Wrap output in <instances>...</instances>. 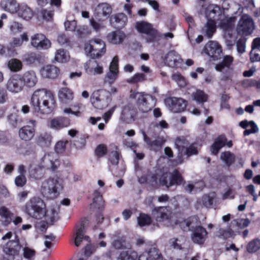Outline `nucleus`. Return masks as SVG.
<instances>
[{
	"instance_id": "f257e3e1",
	"label": "nucleus",
	"mask_w": 260,
	"mask_h": 260,
	"mask_svg": "<svg viewBox=\"0 0 260 260\" xmlns=\"http://www.w3.org/2000/svg\"><path fill=\"white\" fill-rule=\"evenodd\" d=\"M30 105L36 113L50 114L56 106L55 95L52 91L46 88L38 89L31 96Z\"/></svg>"
},
{
	"instance_id": "f03ea898",
	"label": "nucleus",
	"mask_w": 260,
	"mask_h": 260,
	"mask_svg": "<svg viewBox=\"0 0 260 260\" xmlns=\"http://www.w3.org/2000/svg\"><path fill=\"white\" fill-rule=\"evenodd\" d=\"M41 166H37L29 170V177L36 180H41L45 175V170L55 172L60 166V161L54 160L50 154H45L41 159Z\"/></svg>"
},
{
	"instance_id": "7ed1b4c3",
	"label": "nucleus",
	"mask_w": 260,
	"mask_h": 260,
	"mask_svg": "<svg viewBox=\"0 0 260 260\" xmlns=\"http://www.w3.org/2000/svg\"><path fill=\"white\" fill-rule=\"evenodd\" d=\"M25 212L32 218L41 219L46 215V205L41 198H32L25 205Z\"/></svg>"
},
{
	"instance_id": "20e7f679",
	"label": "nucleus",
	"mask_w": 260,
	"mask_h": 260,
	"mask_svg": "<svg viewBox=\"0 0 260 260\" xmlns=\"http://www.w3.org/2000/svg\"><path fill=\"white\" fill-rule=\"evenodd\" d=\"M62 188V183L59 178L50 177L43 182L41 192L44 197L55 199L59 195Z\"/></svg>"
},
{
	"instance_id": "39448f33",
	"label": "nucleus",
	"mask_w": 260,
	"mask_h": 260,
	"mask_svg": "<svg viewBox=\"0 0 260 260\" xmlns=\"http://www.w3.org/2000/svg\"><path fill=\"white\" fill-rule=\"evenodd\" d=\"M157 100L156 98L150 94L141 92L136 101V106L139 112L142 114L151 111L155 106Z\"/></svg>"
},
{
	"instance_id": "423d86ee",
	"label": "nucleus",
	"mask_w": 260,
	"mask_h": 260,
	"mask_svg": "<svg viewBox=\"0 0 260 260\" xmlns=\"http://www.w3.org/2000/svg\"><path fill=\"white\" fill-rule=\"evenodd\" d=\"M136 27L138 32L145 34L147 36V42L152 43L160 40L161 35L156 29L153 27L151 24L145 21L138 22L136 23Z\"/></svg>"
},
{
	"instance_id": "0eeeda50",
	"label": "nucleus",
	"mask_w": 260,
	"mask_h": 260,
	"mask_svg": "<svg viewBox=\"0 0 260 260\" xmlns=\"http://www.w3.org/2000/svg\"><path fill=\"white\" fill-rule=\"evenodd\" d=\"M85 49L93 59L101 57L106 51L105 42L100 39L90 40L89 44L85 45Z\"/></svg>"
},
{
	"instance_id": "6e6552de",
	"label": "nucleus",
	"mask_w": 260,
	"mask_h": 260,
	"mask_svg": "<svg viewBox=\"0 0 260 260\" xmlns=\"http://www.w3.org/2000/svg\"><path fill=\"white\" fill-rule=\"evenodd\" d=\"M197 4L200 13L204 12L207 20H215L216 17L221 14L220 8L216 5H207L206 0H198Z\"/></svg>"
},
{
	"instance_id": "1a4fd4ad",
	"label": "nucleus",
	"mask_w": 260,
	"mask_h": 260,
	"mask_svg": "<svg viewBox=\"0 0 260 260\" xmlns=\"http://www.w3.org/2000/svg\"><path fill=\"white\" fill-rule=\"evenodd\" d=\"M89 220L85 217L81 219L80 221L76 225V237L74 243L76 246L78 247L84 239L87 241H90V238L85 236L86 226L88 224Z\"/></svg>"
},
{
	"instance_id": "9d476101",
	"label": "nucleus",
	"mask_w": 260,
	"mask_h": 260,
	"mask_svg": "<svg viewBox=\"0 0 260 260\" xmlns=\"http://www.w3.org/2000/svg\"><path fill=\"white\" fill-rule=\"evenodd\" d=\"M166 105L174 113L184 111L186 108L187 102L181 98L169 97L165 99Z\"/></svg>"
},
{
	"instance_id": "9b49d317",
	"label": "nucleus",
	"mask_w": 260,
	"mask_h": 260,
	"mask_svg": "<svg viewBox=\"0 0 260 260\" xmlns=\"http://www.w3.org/2000/svg\"><path fill=\"white\" fill-rule=\"evenodd\" d=\"M254 26L252 19L247 15H243L239 21L237 31L240 34L247 36L252 32Z\"/></svg>"
},
{
	"instance_id": "f8f14e48",
	"label": "nucleus",
	"mask_w": 260,
	"mask_h": 260,
	"mask_svg": "<svg viewBox=\"0 0 260 260\" xmlns=\"http://www.w3.org/2000/svg\"><path fill=\"white\" fill-rule=\"evenodd\" d=\"M22 246L20 244L19 238L16 234L15 235L14 239L9 240L4 247V252L13 258L19 254Z\"/></svg>"
},
{
	"instance_id": "ddd939ff",
	"label": "nucleus",
	"mask_w": 260,
	"mask_h": 260,
	"mask_svg": "<svg viewBox=\"0 0 260 260\" xmlns=\"http://www.w3.org/2000/svg\"><path fill=\"white\" fill-rule=\"evenodd\" d=\"M204 51L214 60L220 58L222 53L221 46L218 43L213 41H210L205 45Z\"/></svg>"
},
{
	"instance_id": "4468645a",
	"label": "nucleus",
	"mask_w": 260,
	"mask_h": 260,
	"mask_svg": "<svg viewBox=\"0 0 260 260\" xmlns=\"http://www.w3.org/2000/svg\"><path fill=\"white\" fill-rule=\"evenodd\" d=\"M30 43L37 49L45 50L51 47L50 41L43 34H36L31 37Z\"/></svg>"
},
{
	"instance_id": "2eb2a0df",
	"label": "nucleus",
	"mask_w": 260,
	"mask_h": 260,
	"mask_svg": "<svg viewBox=\"0 0 260 260\" xmlns=\"http://www.w3.org/2000/svg\"><path fill=\"white\" fill-rule=\"evenodd\" d=\"M162 256L159 250L153 245L139 256L138 260H162Z\"/></svg>"
},
{
	"instance_id": "dca6fc26",
	"label": "nucleus",
	"mask_w": 260,
	"mask_h": 260,
	"mask_svg": "<svg viewBox=\"0 0 260 260\" xmlns=\"http://www.w3.org/2000/svg\"><path fill=\"white\" fill-rule=\"evenodd\" d=\"M152 216L157 222H161L171 218L167 207H155L152 210Z\"/></svg>"
},
{
	"instance_id": "f3484780",
	"label": "nucleus",
	"mask_w": 260,
	"mask_h": 260,
	"mask_svg": "<svg viewBox=\"0 0 260 260\" xmlns=\"http://www.w3.org/2000/svg\"><path fill=\"white\" fill-rule=\"evenodd\" d=\"M58 96L60 104L70 105L74 99V92L68 87H62L58 91Z\"/></svg>"
},
{
	"instance_id": "a211bd4d",
	"label": "nucleus",
	"mask_w": 260,
	"mask_h": 260,
	"mask_svg": "<svg viewBox=\"0 0 260 260\" xmlns=\"http://www.w3.org/2000/svg\"><path fill=\"white\" fill-rule=\"evenodd\" d=\"M35 127V121H34L31 123V125H26L21 127L18 133L20 139L26 142L31 140L36 133Z\"/></svg>"
},
{
	"instance_id": "6ab92c4d",
	"label": "nucleus",
	"mask_w": 260,
	"mask_h": 260,
	"mask_svg": "<svg viewBox=\"0 0 260 260\" xmlns=\"http://www.w3.org/2000/svg\"><path fill=\"white\" fill-rule=\"evenodd\" d=\"M139 110L132 103H128L124 106L122 111V116L126 122L135 121L138 116Z\"/></svg>"
},
{
	"instance_id": "aec40b11",
	"label": "nucleus",
	"mask_w": 260,
	"mask_h": 260,
	"mask_svg": "<svg viewBox=\"0 0 260 260\" xmlns=\"http://www.w3.org/2000/svg\"><path fill=\"white\" fill-rule=\"evenodd\" d=\"M22 59L27 65L36 66L40 64L43 58L40 52H28L22 56Z\"/></svg>"
},
{
	"instance_id": "412c9836",
	"label": "nucleus",
	"mask_w": 260,
	"mask_h": 260,
	"mask_svg": "<svg viewBox=\"0 0 260 260\" xmlns=\"http://www.w3.org/2000/svg\"><path fill=\"white\" fill-rule=\"evenodd\" d=\"M191 231H192V240L194 243L201 244L205 242L208 233L204 228L199 225L192 228Z\"/></svg>"
},
{
	"instance_id": "4be33fe9",
	"label": "nucleus",
	"mask_w": 260,
	"mask_h": 260,
	"mask_svg": "<svg viewBox=\"0 0 260 260\" xmlns=\"http://www.w3.org/2000/svg\"><path fill=\"white\" fill-rule=\"evenodd\" d=\"M24 84L20 78L17 76L11 77L7 83V88L10 91L17 93L21 91L23 88Z\"/></svg>"
},
{
	"instance_id": "5701e85b",
	"label": "nucleus",
	"mask_w": 260,
	"mask_h": 260,
	"mask_svg": "<svg viewBox=\"0 0 260 260\" xmlns=\"http://www.w3.org/2000/svg\"><path fill=\"white\" fill-rule=\"evenodd\" d=\"M71 120L64 116H59L52 119L50 121V127L55 130H60L69 126Z\"/></svg>"
},
{
	"instance_id": "b1692460",
	"label": "nucleus",
	"mask_w": 260,
	"mask_h": 260,
	"mask_svg": "<svg viewBox=\"0 0 260 260\" xmlns=\"http://www.w3.org/2000/svg\"><path fill=\"white\" fill-rule=\"evenodd\" d=\"M188 144V141L184 137H177L175 140V145L178 152L177 158L174 160L176 164H181L183 161V150L185 146Z\"/></svg>"
},
{
	"instance_id": "393cba45",
	"label": "nucleus",
	"mask_w": 260,
	"mask_h": 260,
	"mask_svg": "<svg viewBox=\"0 0 260 260\" xmlns=\"http://www.w3.org/2000/svg\"><path fill=\"white\" fill-rule=\"evenodd\" d=\"M143 135L145 142L155 151L161 149L166 141L162 136H158L154 140L152 141L144 132H143Z\"/></svg>"
},
{
	"instance_id": "a878e982",
	"label": "nucleus",
	"mask_w": 260,
	"mask_h": 260,
	"mask_svg": "<svg viewBox=\"0 0 260 260\" xmlns=\"http://www.w3.org/2000/svg\"><path fill=\"white\" fill-rule=\"evenodd\" d=\"M41 73L44 78L54 79L59 76L60 70L54 65L49 64L41 69Z\"/></svg>"
},
{
	"instance_id": "bb28decb",
	"label": "nucleus",
	"mask_w": 260,
	"mask_h": 260,
	"mask_svg": "<svg viewBox=\"0 0 260 260\" xmlns=\"http://www.w3.org/2000/svg\"><path fill=\"white\" fill-rule=\"evenodd\" d=\"M103 91L98 90L94 91L91 97V100L93 106L98 109H103L106 106L105 98L102 94Z\"/></svg>"
},
{
	"instance_id": "cd10ccee",
	"label": "nucleus",
	"mask_w": 260,
	"mask_h": 260,
	"mask_svg": "<svg viewBox=\"0 0 260 260\" xmlns=\"http://www.w3.org/2000/svg\"><path fill=\"white\" fill-rule=\"evenodd\" d=\"M126 36L124 32L119 29L109 32L107 35V41L113 44H119L123 42Z\"/></svg>"
},
{
	"instance_id": "c85d7f7f",
	"label": "nucleus",
	"mask_w": 260,
	"mask_h": 260,
	"mask_svg": "<svg viewBox=\"0 0 260 260\" xmlns=\"http://www.w3.org/2000/svg\"><path fill=\"white\" fill-rule=\"evenodd\" d=\"M20 78L24 85H25L29 87H34L38 82L36 73L33 71L25 72Z\"/></svg>"
},
{
	"instance_id": "c756f323",
	"label": "nucleus",
	"mask_w": 260,
	"mask_h": 260,
	"mask_svg": "<svg viewBox=\"0 0 260 260\" xmlns=\"http://www.w3.org/2000/svg\"><path fill=\"white\" fill-rule=\"evenodd\" d=\"M226 141L227 139L224 135L218 136L210 146L212 154L215 155H217L221 148L225 145Z\"/></svg>"
},
{
	"instance_id": "7c9ffc66",
	"label": "nucleus",
	"mask_w": 260,
	"mask_h": 260,
	"mask_svg": "<svg viewBox=\"0 0 260 260\" xmlns=\"http://www.w3.org/2000/svg\"><path fill=\"white\" fill-rule=\"evenodd\" d=\"M14 214L5 206L0 207V221L4 226L9 225L12 221Z\"/></svg>"
},
{
	"instance_id": "2f4dec72",
	"label": "nucleus",
	"mask_w": 260,
	"mask_h": 260,
	"mask_svg": "<svg viewBox=\"0 0 260 260\" xmlns=\"http://www.w3.org/2000/svg\"><path fill=\"white\" fill-rule=\"evenodd\" d=\"M0 6L3 9L11 13L16 12L20 6L16 0H2Z\"/></svg>"
},
{
	"instance_id": "473e14b6",
	"label": "nucleus",
	"mask_w": 260,
	"mask_h": 260,
	"mask_svg": "<svg viewBox=\"0 0 260 260\" xmlns=\"http://www.w3.org/2000/svg\"><path fill=\"white\" fill-rule=\"evenodd\" d=\"M184 178L181 173L177 169H175L171 174L169 178V185L179 186L184 183Z\"/></svg>"
},
{
	"instance_id": "72a5a7b5",
	"label": "nucleus",
	"mask_w": 260,
	"mask_h": 260,
	"mask_svg": "<svg viewBox=\"0 0 260 260\" xmlns=\"http://www.w3.org/2000/svg\"><path fill=\"white\" fill-rule=\"evenodd\" d=\"M16 12H17L19 17L26 20L30 19L34 15L32 10L24 4L20 5Z\"/></svg>"
},
{
	"instance_id": "f704fd0d",
	"label": "nucleus",
	"mask_w": 260,
	"mask_h": 260,
	"mask_svg": "<svg viewBox=\"0 0 260 260\" xmlns=\"http://www.w3.org/2000/svg\"><path fill=\"white\" fill-rule=\"evenodd\" d=\"M7 121L11 127L15 128L22 124L23 119L20 114L15 112L8 115Z\"/></svg>"
},
{
	"instance_id": "c9c22d12",
	"label": "nucleus",
	"mask_w": 260,
	"mask_h": 260,
	"mask_svg": "<svg viewBox=\"0 0 260 260\" xmlns=\"http://www.w3.org/2000/svg\"><path fill=\"white\" fill-rule=\"evenodd\" d=\"M199 137L197 138L196 141L190 144L186 148L184 154L188 157L198 154L199 150L201 149L202 145V144L199 143Z\"/></svg>"
},
{
	"instance_id": "e433bc0d",
	"label": "nucleus",
	"mask_w": 260,
	"mask_h": 260,
	"mask_svg": "<svg viewBox=\"0 0 260 260\" xmlns=\"http://www.w3.org/2000/svg\"><path fill=\"white\" fill-rule=\"evenodd\" d=\"M138 252L133 249H128L120 252L117 260H138Z\"/></svg>"
},
{
	"instance_id": "4c0bfd02",
	"label": "nucleus",
	"mask_w": 260,
	"mask_h": 260,
	"mask_svg": "<svg viewBox=\"0 0 260 260\" xmlns=\"http://www.w3.org/2000/svg\"><path fill=\"white\" fill-rule=\"evenodd\" d=\"M112 13V8L107 3L99 4L95 9V14L98 16L101 15L107 16L110 15Z\"/></svg>"
},
{
	"instance_id": "58836bf2",
	"label": "nucleus",
	"mask_w": 260,
	"mask_h": 260,
	"mask_svg": "<svg viewBox=\"0 0 260 260\" xmlns=\"http://www.w3.org/2000/svg\"><path fill=\"white\" fill-rule=\"evenodd\" d=\"M52 137L49 133H41L37 137V143L42 147L49 146L52 141Z\"/></svg>"
},
{
	"instance_id": "ea45409f",
	"label": "nucleus",
	"mask_w": 260,
	"mask_h": 260,
	"mask_svg": "<svg viewBox=\"0 0 260 260\" xmlns=\"http://www.w3.org/2000/svg\"><path fill=\"white\" fill-rule=\"evenodd\" d=\"M115 27L118 29H121L126 24L127 21V16L123 13H118L115 15Z\"/></svg>"
},
{
	"instance_id": "a19ab883",
	"label": "nucleus",
	"mask_w": 260,
	"mask_h": 260,
	"mask_svg": "<svg viewBox=\"0 0 260 260\" xmlns=\"http://www.w3.org/2000/svg\"><path fill=\"white\" fill-rule=\"evenodd\" d=\"M220 159L228 167L232 166L235 161V155L230 151L222 152L220 154Z\"/></svg>"
},
{
	"instance_id": "79ce46f5",
	"label": "nucleus",
	"mask_w": 260,
	"mask_h": 260,
	"mask_svg": "<svg viewBox=\"0 0 260 260\" xmlns=\"http://www.w3.org/2000/svg\"><path fill=\"white\" fill-rule=\"evenodd\" d=\"M233 62V57L230 55L224 56L222 61L215 66V69L218 72H221L225 68H229Z\"/></svg>"
},
{
	"instance_id": "37998d69",
	"label": "nucleus",
	"mask_w": 260,
	"mask_h": 260,
	"mask_svg": "<svg viewBox=\"0 0 260 260\" xmlns=\"http://www.w3.org/2000/svg\"><path fill=\"white\" fill-rule=\"evenodd\" d=\"M8 67L13 72H17L22 69V62L17 58H12L8 62Z\"/></svg>"
},
{
	"instance_id": "c03bdc74",
	"label": "nucleus",
	"mask_w": 260,
	"mask_h": 260,
	"mask_svg": "<svg viewBox=\"0 0 260 260\" xmlns=\"http://www.w3.org/2000/svg\"><path fill=\"white\" fill-rule=\"evenodd\" d=\"M69 52L64 49H59L56 50L55 55V59L59 62H67L69 59Z\"/></svg>"
},
{
	"instance_id": "a18cd8bd",
	"label": "nucleus",
	"mask_w": 260,
	"mask_h": 260,
	"mask_svg": "<svg viewBox=\"0 0 260 260\" xmlns=\"http://www.w3.org/2000/svg\"><path fill=\"white\" fill-rule=\"evenodd\" d=\"M206 35L207 37L210 39L212 37L213 34L216 31V22L214 20H207V22L205 25Z\"/></svg>"
},
{
	"instance_id": "49530a36",
	"label": "nucleus",
	"mask_w": 260,
	"mask_h": 260,
	"mask_svg": "<svg viewBox=\"0 0 260 260\" xmlns=\"http://www.w3.org/2000/svg\"><path fill=\"white\" fill-rule=\"evenodd\" d=\"M193 100L199 104H204L208 100V95L202 90H197L192 94Z\"/></svg>"
},
{
	"instance_id": "de8ad7c7",
	"label": "nucleus",
	"mask_w": 260,
	"mask_h": 260,
	"mask_svg": "<svg viewBox=\"0 0 260 260\" xmlns=\"http://www.w3.org/2000/svg\"><path fill=\"white\" fill-rule=\"evenodd\" d=\"M137 220L138 224L141 227L149 225L152 221L150 215L143 213L140 214Z\"/></svg>"
},
{
	"instance_id": "09e8293b",
	"label": "nucleus",
	"mask_w": 260,
	"mask_h": 260,
	"mask_svg": "<svg viewBox=\"0 0 260 260\" xmlns=\"http://www.w3.org/2000/svg\"><path fill=\"white\" fill-rule=\"evenodd\" d=\"M259 249L260 240L257 238L249 242L246 246V250L250 253H254Z\"/></svg>"
},
{
	"instance_id": "8fccbe9b",
	"label": "nucleus",
	"mask_w": 260,
	"mask_h": 260,
	"mask_svg": "<svg viewBox=\"0 0 260 260\" xmlns=\"http://www.w3.org/2000/svg\"><path fill=\"white\" fill-rule=\"evenodd\" d=\"M15 50L0 44V57H10L14 55Z\"/></svg>"
},
{
	"instance_id": "3c124183",
	"label": "nucleus",
	"mask_w": 260,
	"mask_h": 260,
	"mask_svg": "<svg viewBox=\"0 0 260 260\" xmlns=\"http://www.w3.org/2000/svg\"><path fill=\"white\" fill-rule=\"evenodd\" d=\"M217 236L218 238L226 240L234 235V231L231 228L228 229L220 228L217 231Z\"/></svg>"
},
{
	"instance_id": "603ef678",
	"label": "nucleus",
	"mask_w": 260,
	"mask_h": 260,
	"mask_svg": "<svg viewBox=\"0 0 260 260\" xmlns=\"http://www.w3.org/2000/svg\"><path fill=\"white\" fill-rule=\"evenodd\" d=\"M86 138H88V137H86L85 135L77 137L73 140V143L74 146L76 149H81L84 148L86 146Z\"/></svg>"
},
{
	"instance_id": "864d4df0",
	"label": "nucleus",
	"mask_w": 260,
	"mask_h": 260,
	"mask_svg": "<svg viewBox=\"0 0 260 260\" xmlns=\"http://www.w3.org/2000/svg\"><path fill=\"white\" fill-rule=\"evenodd\" d=\"M108 152L107 147L105 144H101L98 145L94 150L95 155L98 157L101 158L104 156Z\"/></svg>"
},
{
	"instance_id": "5fc2aeb1",
	"label": "nucleus",
	"mask_w": 260,
	"mask_h": 260,
	"mask_svg": "<svg viewBox=\"0 0 260 260\" xmlns=\"http://www.w3.org/2000/svg\"><path fill=\"white\" fill-rule=\"evenodd\" d=\"M192 220L190 217L184 219L179 223V225L181 229L184 232L191 231L193 227L191 226Z\"/></svg>"
},
{
	"instance_id": "6e6d98bb",
	"label": "nucleus",
	"mask_w": 260,
	"mask_h": 260,
	"mask_svg": "<svg viewBox=\"0 0 260 260\" xmlns=\"http://www.w3.org/2000/svg\"><path fill=\"white\" fill-rule=\"evenodd\" d=\"M220 25L221 28L225 30H232L233 27V18H229L221 20Z\"/></svg>"
},
{
	"instance_id": "4d7b16f0",
	"label": "nucleus",
	"mask_w": 260,
	"mask_h": 260,
	"mask_svg": "<svg viewBox=\"0 0 260 260\" xmlns=\"http://www.w3.org/2000/svg\"><path fill=\"white\" fill-rule=\"evenodd\" d=\"M145 80L146 75L144 74L136 73L128 80V82L130 83H137L145 81Z\"/></svg>"
},
{
	"instance_id": "13d9d810",
	"label": "nucleus",
	"mask_w": 260,
	"mask_h": 260,
	"mask_svg": "<svg viewBox=\"0 0 260 260\" xmlns=\"http://www.w3.org/2000/svg\"><path fill=\"white\" fill-rule=\"evenodd\" d=\"M68 143V141H59L57 142L55 146V150L57 153H62L65 151L66 145Z\"/></svg>"
},
{
	"instance_id": "bf43d9fd",
	"label": "nucleus",
	"mask_w": 260,
	"mask_h": 260,
	"mask_svg": "<svg viewBox=\"0 0 260 260\" xmlns=\"http://www.w3.org/2000/svg\"><path fill=\"white\" fill-rule=\"evenodd\" d=\"M214 199V197H211L209 194H204L202 198V203L205 207L210 208L213 204Z\"/></svg>"
},
{
	"instance_id": "052dcab7",
	"label": "nucleus",
	"mask_w": 260,
	"mask_h": 260,
	"mask_svg": "<svg viewBox=\"0 0 260 260\" xmlns=\"http://www.w3.org/2000/svg\"><path fill=\"white\" fill-rule=\"evenodd\" d=\"M114 148L115 150L110 152L112 155L111 162L113 165H117L119 160V152L117 146H115Z\"/></svg>"
},
{
	"instance_id": "680f3d73",
	"label": "nucleus",
	"mask_w": 260,
	"mask_h": 260,
	"mask_svg": "<svg viewBox=\"0 0 260 260\" xmlns=\"http://www.w3.org/2000/svg\"><path fill=\"white\" fill-rule=\"evenodd\" d=\"M26 182L27 179L25 175H19L15 179V184L17 187H23L26 184Z\"/></svg>"
},
{
	"instance_id": "e2e57ef3",
	"label": "nucleus",
	"mask_w": 260,
	"mask_h": 260,
	"mask_svg": "<svg viewBox=\"0 0 260 260\" xmlns=\"http://www.w3.org/2000/svg\"><path fill=\"white\" fill-rule=\"evenodd\" d=\"M148 184L152 189H156L159 187L158 177L156 174H152L148 179Z\"/></svg>"
},
{
	"instance_id": "0e129e2a",
	"label": "nucleus",
	"mask_w": 260,
	"mask_h": 260,
	"mask_svg": "<svg viewBox=\"0 0 260 260\" xmlns=\"http://www.w3.org/2000/svg\"><path fill=\"white\" fill-rule=\"evenodd\" d=\"M246 41L244 38H240L237 41L236 46L238 53H243L245 51Z\"/></svg>"
},
{
	"instance_id": "69168bd1",
	"label": "nucleus",
	"mask_w": 260,
	"mask_h": 260,
	"mask_svg": "<svg viewBox=\"0 0 260 260\" xmlns=\"http://www.w3.org/2000/svg\"><path fill=\"white\" fill-rule=\"evenodd\" d=\"M178 241L179 240L177 238L170 239L169 240L170 247L174 249L183 250L184 248L182 246L181 244L178 243Z\"/></svg>"
},
{
	"instance_id": "338daca9",
	"label": "nucleus",
	"mask_w": 260,
	"mask_h": 260,
	"mask_svg": "<svg viewBox=\"0 0 260 260\" xmlns=\"http://www.w3.org/2000/svg\"><path fill=\"white\" fill-rule=\"evenodd\" d=\"M249 125L251 126L250 129H246L244 132V136H248L251 134L255 133L258 131V127L256 124L253 121H249Z\"/></svg>"
},
{
	"instance_id": "774afa93",
	"label": "nucleus",
	"mask_w": 260,
	"mask_h": 260,
	"mask_svg": "<svg viewBox=\"0 0 260 260\" xmlns=\"http://www.w3.org/2000/svg\"><path fill=\"white\" fill-rule=\"evenodd\" d=\"M250 59L252 62L260 61V49L253 50L250 52Z\"/></svg>"
}]
</instances>
